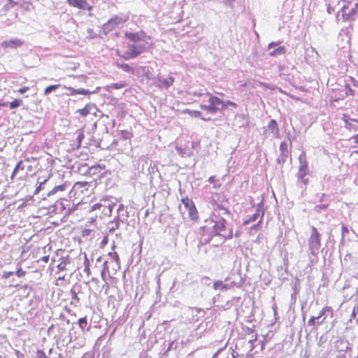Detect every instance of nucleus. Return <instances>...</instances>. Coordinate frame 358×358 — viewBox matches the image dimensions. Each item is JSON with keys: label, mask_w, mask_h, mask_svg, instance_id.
Segmentation results:
<instances>
[{"label": "nucleus", "mask_w": 358, "mask_h": 358, "mask_svg": "<svg viewBox=\"0 0 358 358\" xmlns=\"http://www.w3.org/2000/svg\"><path fill=\"white\" fill-rule=\"evenodd\" d=\"M226 220L220 216H210L202 227L203 236L206 242L210 241L214 236H220L224 239L231 238L233 236L231 229L226 226Z\"/></svg>", "instance_id": "f257e3e1"}, {"label": "nucleus", "mask_w": 358, "mask_h": 358, "mask_svg": "<svg viewBox=\"0 0 358 358\" xmlns=\"http://www.w3.org/2000/svg\"><path fill=\"white\" fill-rule=\"evenodd\" d=\"M206 95L208 96L209 105L201 104L200 108L208 113H216L220 110V106L221 109L225 108L227 106H231L234 108H237L238 106V105L233 101L229 100L224 101L219 97L214 96L209 92H208Z\"/></svg>", "instance_id": "f03ea898"}, {"label": "nucleus", "mask_w": 358, "mask_h": 358, "mask_svg": "<svg viewBox=\"0 0 358 358\" xmlns=\"http://www.w3.org/2000/svg\"><path fill=\"white\" fill-rule=\"evenodd\" d=\"M348 96H355V92L350 87V85L347 83L338 85L330 92L329 99L331 101H338L343 100Z\"/></svg>", "instance_id": "7ed1b4c3"}, {"label": "nucleus", "mask_w": 358, "mask_h": 358, "mask_svg": "<svg viewBox=\"0 0 358 358\" xmlns=\"http://www.w3.org/2000/svg\"><path fill=\"white\" fill-rule=\"evenodd\" d=\"M223 201H228L223 194L216 193L211 197L210 204L213 208V212L210 216L227 215L230 214L229 209L222 205L221 202Z\"/></svg>", "instance_id": "20e7f679"}, {"label": "nucleus", "mask_w": 358, "mask_h": 358, "mask_svg": "<svg viewBox=\"0 0 358 358\" xmlns=\"http://www.w3.org/2000/svg\"><path fill=\"white\" fill-rule=\"evenodd\" d=\"M120 268L121 262L117 252L115 251L108 252L107 259L103 264V271L108 274H115Z\"/></svg>", "instance_id": "39448f33"}, {"label": "nucleus", "mask_w": 358, "mask_h": 358, "mask_svg": "<svg viewBox=\"0 0 358 358\" xmlns=\"http://www.w3.org/2000/svg\"><path fill=\"white\" fill-rule=\"evenodd\" d=\"M299 170L297 172V178L300 180L304 185H307L308 182V179L306 177L309 174V169H308V162L306 158V154L305 152H303L299 156Z\"/></svg>", "instance_id": "423d86ee"}, {"label": "nucleus", "mask_w": 358, "mask_h": 358, "mask_svg": "<svg viewBox=\"0 0 358 358\" xmlns=\"http://www.w3.org/2000/svg\"><path fill=\"white\" fill-rule=\"evenodd\" d=\"M308 239V247L313 255H317L321 247V235L316 227H311Z\"/></svg>", "instance_id": "0eeeda50"}, {"label": "nucleus", "mask_w": 358, "mask_h": 358, "mask_svg": "<svg viewBox=\"0 0 358 358\" xmlns=\"http://www.w3.org/2000/svg\"><path fill=\"white\" fill-rule=\"evenodd\" d=\"M124 35L127 38L136 43V45H144L145 49L150 46L149 41H150L151 38L143 31H140L136 33L127 31Z\"/></svg>", "instance_id": "6e6552de"}, {"label": "nucleus", "mask_w": 358, "mask_h": 358, "mask_svg": "<svg viewBox=\"0 0 358 358\" xmlns=\"http://www.w3.org/2000/svg\"><path fill=\"white\" fill-rule=\"evenodd\" d=\"M182 203L187 210L189 218L192 221H197L199 219V213L194 201L191 199L186 196L182 199Z\"/></svg>", "instance_id": "1a4fd4ad"}, {"label": "nucleus", "mask_w": 358, "mask_h": 358, "mask_svg": "<svg viewBox=\"0 0 358 358\" xmlns=\"http://www.w3.org/2000/svg\"><path fill=\"white\" fill-rule=\"evenodd\" d=\"M129 50L124 52L122 57L124 59H129L136 57L141 54L145 50L144 45H129L128 46Z\"/></svg>", "instance_id": "9d476101"}, {"label": "nucleus", "mask_w": 358, "mask_h": 358, "mask_svg": "<svg viewBox=\"0 0 358 358\" xmlns=\"http://www.w3.org/2000/svg\"><path fill=\"white\" fill-rule=\"evenodd\" d=\"M331 310L330 306L324 307L319 313L317 316H312L308 321V325L314 327L316 324L321 325L324 322L326 317H323L327 312Z\"/></svg>", "instance_id": "9b49d317"}, {"label": "nucleus", "mask_w": 358, "mask_h": 358, "mask_svg": "<svg viewBox=\"0 0 358 358\" xmlns=\"http://www.w3.org/2000/svg\"><path fill=\"white\" fill-rule=\"evenodd\" d=\"M126 22V19H123L119 16H115L114 17L110 19L107 22H106L103 28L106 31H110L113 29L122 25Z\"/></svg>", "instance_id": "f8f14e48"}, {"label": "nucleus", "mask_w": 358, "mask_h": 358, "mask_svg": "<svg viewBox=\"0 0 358 358\" xmlns=\"http://www.w3.org/2000/svg\"><path fill=\"white\" fill-rule=\"evenodd\" d=\"M69 6L80 10H91L92 6L87 0H66Z\"/></svg>", "instance_id": "ddd939ff"}, {"label": "nucleus", "mask_w": 358, "mask_h": 358, "mask_svg": "<svg viewBox=\"0 0 358 358\" xmlns=\"http://www.w3.org/2000/svg\"><path fill=\"white\" fill-rule=\"evenodd\" d=\"M24 42L19 38H13L8 41H4L1 43V46L3 49H14L17 48L23 45Z\"/></svg>", "instance_id": "4468645a"}, {"label": "nucleus", "mask_w": 358, "mask_h": 358, "mask_svg": "<svg viewBox=\"0 0 358 358\" xmlns=\"http://www.w3.org/2000/svg\"><path fill=\"white\" fill-rule=\"evenodd\" d=\"M157 87L161 89H168L174 83V78L169 76L167 78H163L158 76L157 78Z\"/></svg>", "instance_id": "2eb2a0df"}, {"label": "nucleus", "mask_w": 358, "mask_h": 358, "mask_svg": "<svg viewBox=\"0 0 358 358\" xmlns=\"http://www.w3.org/2000/svg\"><path fill=\"white\" fill-rule=\"evenodd\" d=\"M90 184L87 182H76L73 185V190L76 194H88Z\"/></svg>", "instance_id": "dca6fc26"}, {"label": "nucleus", "mask_w": 358, "mask_h": 358, "mask_svg": "<svg viewBox=\"0 0 358 358\" xmlns=\"http://www.w3.org/2000/svg\"><path fill=\"white\" fill-rule=\"evenodd\" d=\"M358 8H356V5L354 8H351L348 12L344 8L343 10V19L345 21H352L356 18L357 11Z\"/></svg>", "instance_id": "f3484780"}, {"label": "nucleus", "mask_w": 358, "mask_h": 358, "mask_svg": "<svg viewBox=\"0 0 358 358\" xmlns=\"http://www.w3.org/2000/svg\"><path fill=\"white\" fill-rule=\"evenodd\" d=\"M183 113L188 114L189 116H191L192 117L201 118L202 120L206 121V122L210 121L211 120V118L210 117H206L202 116V113L199 110H189V109H185L183 110Z\"/></svg>", "instance_id": "a211bd4d"}, {"label": "nucleus", "mask_w": 358, "mask_h": 358, "mask_svg": "<svg viewBox=\"0 0 358 358\" xmlns=\"http://www.w3.org/2000/svg\"><path fill=\"white\" fill-rule=\"evenodd\" d=\"M94 108V104L87 103L84 106V108L78 109L77 110V113H78L83 117H86L91 113V110Z\"/></svg>", "instance_id": "6ab92c4d"}, {"label": "nucleus", "mask_w": 358, "mask_h": 358, "mask_svg": "<svg viewBox=\"0 0 358 358\" xmlns=\"http://www.w3.org/2000/svg\"><path fill=\"white\" fill-rule=\"evenodd\" d=\"M67 90L71 92V95H76V94H82V95H87L90 94V92L88 90H85L83 88L80 89H74L71 87H65Z\"/></svg>", "instance_id": "aec40b11"}, {"label": "nucleus", "mask_w": 358, "mask_h": 358, "mask_svg": "<svg viewBox=\"0 0 358 358\" xmlns=\"http://www.w3.org/2000/svg\"><path fill=\"white\" fill-rule=\"evenodd\" d=\"M213 289L215 290L225 291L229 289V286L224 283L222 280H217L213 284Z\"/></svg>", "instance_id": "412c9836"}, {"label": "nucleus", "mask_w": 358, "mask_h": 358, "mask_svg": "<svg viewBox=\"0 0 358 358\" xmlns=\"http://www.w3.org/2000/svg\"><path fill=\"white\" fill-rule=\"evenodd\" d=\"M268 129L271 131V132L274 134H278L279 133V127L277 122L275 120H271L268 125Z\"/></svg>", "instance_id": "4be33fe9"}, {"label": "nucleus", "mask_w": 358, "mask_h": 358, "mask_svg": "<svg viewBox=\"0 0 358 358\" xmlns=\"http://www.w3.org/2000/svg\"><path fill=\"white\" fill-rule=\"evenodd\" d=\"M286 53V48L284 46H280L273 50L269 53L271 57H276L278 55H285Z\"/></svg>", "instance_id": "5701e85b"}, {"label": "nucleus", "mask_w": 358, "mask_h": 358, "mask_svg": "<svg viewBox=\"0 0 358 358\" xmlns=\"http://www.w3.org/2000/svg\"><path fill=\"white\" fill-rule=\"evenodd\" d=\"M117 66L125 72L130 73L131 74H134L135 72L134 69L126 63L117 64Z\"/></svg>", "instance_id": "b1692460"}, {"label": "nucleus", "mask_w": 358, "mask_h": 358, "mask_svg": "<svg viewBox=\"0 0 358 358\" xmlns=\"http://www.w3.org/2000/svg\"><path fill=\"white\" fill-rule=\"evenodd\" d=\"M66 183H63L62 185H57V186H55L49 193V195H51V194H56L57 192H64L66 190Z\"/></svg>", "instance_id": "393cba45"}, {"label": "nucleus", "mask_w": 358, "mask_h": 358, "mask_svg": "<svg viewBox=\"0 0 358 358\" xmlns=\"http://www.w3.org/2000/svg\"><path fill=\"white\" fill-rule=\"evenodd\" d=\"M280 151L282 156L287 157L288 155V145L286 141H282L280 145Z\"/></svg>", "instance_id": "a878e982"}, {"label": "nucleus", "mask_w": 358, "mask_h": 358, "mask_svg": "<svg viewBox=\"0 0 358 358\" xmlns=\"http://www.w3.org/2000/svg\"><path fill=\"white\" fill-rule=\"evenodd\" d=\"M22 161L20 160L15 166V167L14 168V170L13 171V173L11 175V179H13L14 178V176L16 175V173H17V171L21 169V170H23L24 169V166H22Z\"/></svg>", "instance_id": "bb28decb"}, {"label": "nucleus", "mask_w": 358, "mask_h": 358, "mask_svg": "<svg viewBox=\"0 0 358 358\" xmlns=\"http://www.w3.org/2000/svg\"><path fill=\"white\" fill-rule=\"evenodd\" d=\"M22 103V100L15 99L10 102L9 107L10 109H14L21 106Z\"/></svg>", "instance_id": "cd10ccee"}, {"label": "nucleus", "mask_w": 358, "mask_h": 358, "mask_svg": "<svg viewBox=\"0 0 358 358\" xmlns=\"http://www.w3.org/2000/svg\"><path fill=\"white\" fill-rule=\"evenodd\" d=\"M60 87L59 85H52L47 87L44 90V94L45 95L49 94L51 93L53 90H57Z\"/></svg>", "instance_id": "c85d7f7f"}, {"label": "nucleus", "mask_w": 358, "mask_h": 358, "mask_svg": "<svg viewBox=\"0 0 358 358\" xmlns=\"http://www.w3.org/2000/svg\"><path fill=\"white\" fill-rule=\"evenodd\" d=\"M78 324L82 330H84L87 324V317L80 318L78 320Z\"/></svg>", "instance_id": "c756f323"}, {"label": "nucleus", "mask_w": 358, "mask_h": 358, "mask_svg": "<svg viewBox=\"0 0 358 358\" xmlns=\"http://www.w3.org/2000/svg\"><path fill=\"white\" fill-rule=\"evenodd\" d=\"M343 120L344 121L345 124V128L348 130H351V128H350V122H349V116L348 115H345L344 114L343 115Z\"/></svg>", "instance_id": "7c9ffc66"}, {"label": "nucleus", "mask_w": 358, "mask_h": 358, "mask_svg": "<svg viewBox=\"0 0 358 358\" xmlns=\"http://www.w3.org/2000/svg\"><path fill=\"white\" fill-rule=\"evenodd\" d=\"M125 86H126V85L124 83H113L110 85L111 88L115 89V90H119V89L124 87Z\"/></svg>", "instance_id": "2f4dec72"}, {"label": "nucleus", "mask_w": 358, "mask_h": 358, "mask_svg": "<svg viewBox=\"0 0 358 358\" xmlns=\"http://www.w3.org/2000/svg\"><path fill=\"white\" fill-rule=\"evenodd\" d=\"M350 80L352 86L357 89V90H353L355 92V95H358V81L352 77H350Z\"/></svg>", "instance_id": "473e14b6"}, {"label": "nucleus", "mask_w": 358, "mask_h": 358, "mask_svg": "<svg viewBox=\"0 0 358 358\" xmlns=\"http://www.w3.org/2000/svg\"><path fill=\"white\" fill-rule=\"evenodd\" d=\"M259 216V210H257L248 220L245 222V224H248L250 222L255 221Z\"/></svg>", "instance_id": "72a5a7b5"}, {"label": "nucleus", "mask_w": 358, "mask_h": 358, "mask_svg": "<svg viewBox=\"0 0 358 358\" xmlns=\"http://www.w3.org/2000/svg\"><path fill=\"white\" fill-rule=\"evenodd\" d=\"M15 274L17 277L21 278L25 275L26 272L22 268H19L16 271Z\"/></svg>", "instance_id": "f704fd0d"}, {"label": "nucleus", "mask_w": 358, "mask_h": 358, "mask_svg": "<svg viewBox=\"0 0 358 358\" xmlns=\"http://www.w3.org/2000/svg\"><path fill=\"white\" fill-rule=\"evenodd\" d=\"M48 178L44 179L43 181L40 182L38 187L36 189V193L39 192V191L43 188V185L48 181Z\"/></svg>", "instance_id": "c9c22d12"}, {"label": "nucleus", "mask_w": 358, "mask_h": 358, "mask_svg": "<svg viewBox=\"0 0 358 358\" xmlns=\"http://www.w3.org/2000/svg\"><path fill=\"white\" fill-rule=\"evenodd\" d=\"M84 138H85V135H84L83 132L80 131L77 136V141H78V143L79 145L81 143V142L84 139Z\"/></svg>", "instance_id": "e433bc0d"}, {"label": "nucleus", "mask_w": 358, "mask_h": 358, "mask_svg": "<svg viewBox=\"0 0 358 358\" xmlns=\"http://www.w3.org/2000/svg\"><path fill=\"white\" fill-rule=\"evenodd\" d=\"M29 90V87L28 86H24L22 88H20L19 90H18V92L21 94L27 92L28 90Z\"/></svg>", "instance_id": "4c0bfd02"}, {"label": "nucleus", "mask_w": 358, "mask_h": 358, "mask_svg": "<svg viewBox=\"0 0 358 358\" xmlns=\"http://www.w3.org/2000/svg\"><path fill=\"white\" fill-rule=\"evenodd\" d=\"M108 242V238L107 236H105L103 238V240L101 242V247L105 246Z\"/></svg>", "instance_id": "58836bf2"}, {"label": "nucleus", "mask_w": 358, "mask_h": 358, "mask_svg": "<svg viewBox=\"0 0 358 358\" xmlns=\"http://www.w3.org/2000/svg\"><path fill=\"white\" fill-rule=\"evenodd\" d=\"M13 274V271H6V272H3V278H8L10 275H12Z\"/></svg>", "instance_id": "ea45409f"}, {"label": "nucleus", "mask_w": 358, "mask_h": 358, "mask_svg": "<svg viewBox=\"0 0 358 358\" xmlns=\"http://www.w3.org/2000/svg\"><path fill=\"white\" fill-rule=\"evenodd\" d=\"M90 233H91L90 229H85L82 231V235L83 236H89L90 234Z\"/></svg>", "instance_id": "a19ab883"}, {"label": "nucleus", "mask_w": 358, "mask_h": 358, "mask_svg": "<svg viewBox=\"0 0 358 358\" xmlns=\"http://www.w3.org/2000/svg\"><path fill=\"white\" fill-rule=\"evenodd\" d=\"M217 181L216 177L215 176H210L208 178V182L210 183H214Z\"/></svg>", "instance_id": "79ce46f5"}, {"label": "nucleus", "mask_w": 358, "mask_h": 358, "mask_svg": "<svg viewBox=\"0 0 358 358\" xmlns=\"http://www.w3.org/2000/svg\"><path fill=\"white\" fill-rule=\"evenodd\" d=\"M279 43H280V42H277V43H276V42H271V43H270L268 45V48H273V47H274V46L278 45Z\"/></svg>", "instance_id": "37998d69"}, {"label": "nucleus", "mask_w": 358, "mask_h": 358, "mask_svg": "<svg viewBox=\"0 0 358 358\" xmlns=\"http://www.w3.org/2000/svg\"><path fill=\"white\" fill-rule=\"evenodd\" d=\"M41 260L43 262H44L45 263H48V261H49V256L48 255H45V256H43L42 258H41Z\"/></svg>", "instance_id": "c03bdc74"}, {"label": "nucleus", "mask_w": 358, "mask_h": 358, "mask_svg": "<svg viewBox=\"0 0 358 358\" xmlns=\"http://www.w3.org/2000/svg\"><path fill=\"white\" fill-rule=\"evenodd\" d=\"M352 139L354 140V142L355 143L358 144V134H356L354 136H352Z\"/></svg>", "instance_id": "a18cd8bd"}, {"label": "nucleus", "mask_w": 358, "mask_h": 358, "mask_svg": "<svg viewBox=\"0 0 358 358\" xmlns=\"http://www.w3.org/2000/svg\"><path fill=\"white\" fill-rule=\"evenodd\" d=\"M350 127L351 128L350 131H352V130L356 131L357 130V127L356 125H354V124L350 123Z\"/></svg>", "instance_id": "49530a36"}, {"label": "nucleus", "mask_w": 358, "mask_h": 358, "mask_svg": "<svg viewBox=\"0 0 358 358\" xmlns=\"http://www.w3.org/2000/svg\"><path fill=\"white\" fill-rule=\"evenodd\" d=\"M57 267H58V268L59 270H64V266L62 265V264H59Z\"/></svg>", "instance_id": "de8ad7c7"}, {"label": "nucleus", "mask_w": 358, "mask_h": 358, "mask_svg": "<svg viewBox=\"0 0 358 358\" xmlns=\"http://www.w3.org/2000/svg\"><path fill=\"white\" fill-rule=\"evenodd\" d=\"M7 106V103L6 102H0V108L1 107H5Z\"/></svg>", "instance_id": "09e8293b"}, {"label": "nucleus", "mask_w": 358, "mask_h": 358, "mask_svg": "<svg viewBox=\"0 0 358 358\" xmlns=\"http://www.w3.org/2000/svg\"><path fill=\"white\" fill-rule=\"evenodd\" d=\"M356 5V8H358V0H357V2L355 3Z\"/></svg>", "instance_id": "8fccbe9b"}, {"label": "nucleus", "mask_w": 358, "mask_h": 358, "mask_svg": "<svg viewBox=\"0 0 358 358\" xmlns=\"http://www.w3.org/2000/svg\"><path fill=\"white\" fill-rule=\"evenodd\" d=\"M115 248V245H113V246L112 249L113 250Z\"/></svg>", "instance_id": "3c124183"}, {"label": "nucleus", "mask_w": 358, "mask_h": 358, "mask_svg": "<svg viewBox=\"0 0 358 358\" xmlns=\"http://www.w3.org/2000/svg\"><path fill=\"white\" fill-rule=\"evenodd\" d=\"M234 358H235V357H234Z\"/></svg>", "instance_id": "603ef678"}]
</instances>
